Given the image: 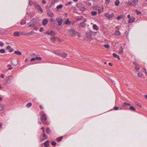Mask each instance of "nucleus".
<instances>
[{"instance_id": "obj_1", "label": "nucleus", "mask_w": 147, "mask_h": 147, "mask_svg": "<svg viewBox=\"0 0 147 147\" xmlns=\"http://www.w3.org/2000/svg\"><path fill=\"white\" fill-rule=\"evenodd\" d=\"M40 120L42 123L45 125H48L49 123L47 121V118L45 113L42 114L40 117Z\"/></svg>"}, {"instance_id": "obj_2", "label": "nucleus", "mask_w": 147, "mask_h": 147, "mask_svg": "<svg viewBox=\"0 0 147 147\" xmlns=\"http://www.w3.org/2000/svg\"><path fill=\"white\" fill-rule=\"evenodd\" d=\"M127 4L131 6H135L138 3L137 0H133L131 1L126 2Z\"/></svg>"}, {"instance_id": "obj_3", "label": "nucleus", "mask_w": 147, "mask_h": 147, "mask_svg": "<svg viewBox=\"0 0 147 147\" xmlns=\"http://www.w3.org/2000/svg\"><path fill=\"white\" fill-rule=\"evenodd\" d=\"M130 104L129 103L124 102L122 105V107L125 109H129Z\"/></svg>"}, {"instance_id": "obj_4", "label": "nucleus", "mask_w": 147, "mask_h": 147, "mask_svg": "<svg viewBox=\"0 0 147 147\" xmlns=\"http://www.w3.org/2000/svg\"><path fill=\"white\" fill-rule=\"evenodd\" d=\"M105 16L106 17L110 19L114 16V14L112 13L110 14L109 12H107L105 14Z\"/></svg>"}, {"instance_id": "obj_5", "label": "nucleus", "mask_w": 147, "mask_h": 147, "mask_svg": "<svg viewBox=\"0 0 147 147\" xmlns=\"http://www.w3.org/2000/svg\"><path fill=\"white\" fill-rule=\"evenodd\" d=\"M69 31L71 36H74L76 35L75 31L73 28H71Z\"/></svg>"}, {"instance_id": "obj_6", "label": "nucleus", "mask_w": 147, "mask_h": 147, "mask_svg": "<svg viewBox=\"0 0 147 147\" xmlns=\"http://www.w3.org/2000/svg\"><path fill=\"white\" fill-rule=\"evenodd\" d=\"M35 6L36 8L38 11L40 12L41 13H42L43 12L42 9L39 4L36 5Z\"/></svg>"}, {"instance_id": "obj_7", "label": "nucleus", "mask_w": 147, "mask_h": 147, "mask_svg": "<svg viewBox=\"0 0 147 147\" xmlns=\"http://www.w3.org/2000/svg\"><path fill=\"white\" fill-rule=\"evenodd\" d=\"M46 33L49 35L53 36L56 34L52 30H51L50 31H47L46 32Z\"/></svg>"}, {"instance_id": "obj_8", "label": "nucleus", "mask_w": 147, "mask_h": 147, "mask_svg": "<svg viewBox=\"0 0 147 147\" xmlns=\"http://www.w3.org/2000/svg\"><path fill=\"white\" fill-rule=\"evenodd\" d=\"M56 20L58 22V25L59 26H60L62 24L63 21L61 18H56Z\"/></svg>"}, {"instance_id": "obj_9", "label": "nucleus", "mask_w": 147, "mask_h": 147, "mask_svg": "<svg viewBox=\"0 0 147 147\" xmlns=\"http://www.w3.org/2000/svg\"><path fill=\"white\" fill-rule=\"evenodd\" d=\"M47 15L49 17H52L53 16V13L51 10H49L47 11Z\"/></svg>"}, {"instance_id": "obj_10", "label": "nucleus", "mask_w": 147, "mask_h": 147, "mask_svg": "<svg viewBox=\"0 0 147 147\" xmlns=\"http://www.w3.org/2000/svg\"><path fill=\"white\" fill-rule=\"evenodd\" d=\"M11 63L12 65H16L18 64V60L16 59H13L11 60Z\"/></svg>"}, {"instance_id": "obj_11", "label": "nucleus", "mask_w": 147, "mask_h": 147, "mask_svg": "<svg viewBox=\"0 0 147 147\" xmlns=\"http://www.w3.org/2000/svg\"><path fill=\"white\" fill-rule=\"evenodd\" d=\"M86 21V20H85L84 22L80 23L79 24V27H85L86 26V24L85 23Z\"/></svg>"}, {"instance_id": "obj_12", "label": "nucleus", "mask_w": 147, "mask_h": 147, "mask_svg": "<svg viewBox=\"0 0 147 147\" xmlns=\"http://www.w3.org/2000/svg\"><path fill=\"white\" fill-rule=\"evenodd\" d=\"M135 20V18H134L132 17L130 19H129L128 20V23H131L132 22H133Z\"/></svg>"}, {"instance_id": "obj_13", "label": "nucleus", "mask_w": 147, "mask_h": 147, "mask_svg": "<svg viewBox=\"0 0 147 147\" xmlns=\"http://www.w3.org/2000/svg\"><path fill=\"white\" fill-rule=\"evenodd\" d=\"M48 22V21L47 19H44L42 22V24L44 26H45Z\"/></svg>"}, {"instance_id": "obj_14", "label": "nucleus", "mask_w": 147, "mask_h": 147, "mask_svg": "<svg viewBox=\"0 0 147 147\" xmlns=\"http://www.w3.org/2000/svg\"><path fill=\"white\" fill-rule=\"evenodd\" d=\"M5 107V105L3 104H0V111L3 110Z\"/></svg>"}, {"instance_id": "obj_15", "label": "nucleus", "mask_w": 147, "mask_h": 147, "mask_svg": "<svg viewBox=\"0 0 147 147\" xmlns=\"http://www.w3.org/2000/svg\"><path fill=\"white\" fill-rule=\"evenodd\" d=\"M33 33H34V32L32 30L29 32L26 33L24 35L26 36H29L32 35Z\"/></svg>"}, {"instance_id": "obj_16", "label": "nucleus", "mask_w": 147, "mask_h": 147, "mask_svg": "<svg viewBox=\"0 0 147 147\" xmlns=\"http://www.w3.org/2000/svg\"><path fill=\"white\" fill-rule=\"evenodd\" d=\"M49 142L47 140L43 143L44 146L45 147H48L49 145Z\"/></svg>"}, {"instance_id": "obj_17", "label": "nucleus", "mask_w": 147, "mask_h": 147, "mask_svg": "<svg viewBox=\"0 0 147 147\" xmlns=\"http://www.w3.org/2000/svg\"><path fill=\"white\" fill-rule=\"evenodd\" d=\"M32 23L33 25L34 26V25L36 24V20L35 19H33L30 22Z\"/></svg>"}, {"instance_id": "obj_18", "label": "nucleus", "mask_w": 147, "mask_h": 147, "mask_svg": "<svg viewBox=\"0 0 147 147\" xmlns=\"http://www.w3.org/2000/svg\"><path fill=\"white\" fill-rule=\"evenodd\" d=\"M46 133L48 134H50L51 133V131L49 127H47L46 129Z\"/></svg>"}, {"instance_id": "obj_19", "label": "nucleus", "mask_w": 147, "mask_h": 147, "mask_svg": "<svg viewBox=\"0 0 147 147\" xmlns=\"http://www.w3.org/2000/svg\"><path fill=\"white\" fill-rule=\"evenodd\" d=\"M129 109L131 111H136L135 108L133 106H131L130 105L129 107Z\"/></svg>"}, {"instance_id": "obj_20", "label": "nucleus", "mask_w": 147, "mask_h": 147, "mask_svg": "<svg viewBox=\"0 0 147 147\" xmlns=\"http://www.w3.org/2000/svg\"><path fill=\"white\" fill-rule=\"evenodd\" d=\"M77 7L78 8H79V9L80 10V11H83L85 10V8L83 7V6L82 5L81 6H80V7H79L78 6H78H77Z\"/></svg>"}, {"instance_id": "obj_21", "label": "nucleus", "mask_w": 147, "mask_h": 147, "mask_svg": "<svg viewBox=\"0 0 147 147\" xmlns=\"http://www.w3.org/2000/svg\"><path fill=\"white\" fill-rule=\"evenodd\" d=\"M119 53L120 54H122L123 53V49L122 47H121L119 49Z\"/></svg>"}, {"instance_id": "obj_22", "label": "nucleus", "mask_w": 147, "mask_h": 147, "mask_svg": "<svg viewBox=\"0 0 147 147\" xmlns=\"http://www.w3.org/2000/svg\"><path fill=\"white\" fill-rule=\"evenodd\" d=\"M93 29L95 30H98L99 29L98 26L95 24L93 25Z\"/></svg>"}, {"instance_id": "obj_23", "label": "nucleus", "mask_w": 147, "mask_h": 147, "mask_svg": "<svg viewBox=\"0 0 147 147\" xmlns=\"http://www.w3.org/2000/svg\"><path fill=\"white\" fill-rule=\"evenodd\" d=\"M63 138V136H60L57 138V140L58 142H60L62 140Z\"/></svg>"}, {"instance_id": "obj_24", "label": "nucleus", "mask_w": 147, "mask_h": 147, "mask_svg": "<svg viewBox=\"0 0 147 147\" xmlns=\"http://www.w3.org/2000/svg\"><path fill=\"white\" fill-rule=\"evenodd\" d=\"M115 34L116 36H118L120 35L121 33L119 31H116L115 33Z\"/></svg>"}, {"instance_id": "obj_25", "label": "nucleus", "mask_w": 147, "mask_h": 147, "mask_svg": "<svg viewBox=\"0 0 147 147\" xmlns=\"http://www.w3.org/2000/svg\"><path fill=\"white\" fill-rule=\"evenodd\" d=\"M50 40L51 41L54 42L56 40V38L55 37H51L50 38Z\"/></svg>"}, {"instance_id": "obj_26", "label": "nucleus", "mask_w": 147, "mask_h": 147, "mask_svg": "<svg viewBox=\"0 0 147 147\" xmlns=\"http://www.w3.org/2000/svg\"><path fill=\"white\" fill-rule=\"evenodd\" d=\"M87 37L90 39H91L92 38L91 34L90 33H88L87 34Z\"/></svg>"}, {"instance_id": "obj_27", "label": "nucleus", "mask_w": 147, "mask_h": 147, "mask_svg": "<svg viewBox=\"0 0 147 147\" xmlns=\"http://www.w3.org/2000/svg\"><path fill=\"white\" fill-rule=\"evenodd\" d=\"M123 18V15H121L120 16H117V19L118 20H120L122 19Z\"/></svg>"}, {"instance_id": "obj_28", "label": "nucleus", "mask_w": 147, "mask_h": 147, "mask_svg": "<svg viewBox=\"0 0 147 147\" xmlns=\"http://www.w3.org/2000/svg\"><path fill=\"white\" fill-rule=\"evenodd\" d=\"M91 14L92 16H95L97 14V12L96 11H92L91 12Z\"/></svg>"}, {"instance_id": "obj_29", "label": "nucleus", "mask_w": 147, "mask_h": 147, "mask_svg": "<svg viewBox=\"0 0 147 147\" xmlns=\"http://www.w3.org/2000/svg\"><path fill=\"white\" fill-rule=\"evenodd\" d=\"M119 3L120 2L119 0H116L115 3V4L116 6H118L119 5Z\"/></svg>"}, {"instance_id": "obj_30", "label": "nucleus", "mask_w": 147, "mask_h": 147, "mask_svg": "<svg viewBox=\"0 0 147 147\" xmlns=\"http://www.w3.org/2000/svg\"><path fill=\"white\" fill-rule=\"evenodd\" d=\"M14 34L15 36H19L20 35V34L19 32L17 31L15 32H14Z\"/></svg>"}, {"instance_id": "obj_31", "label": "nucleus", "mask_w": 147, "mask_h": 147, "mask_svg": "<svg viewBox=\"0 0 147 147\" xmlns=\"http://www.w3.org/2000/svg\"><path fill=\"white\" fill-rule=\"evenodd\" d=\"M26 23V21L24 20H22L20 22V24L22 25Z\"/></svg>"}, {"instance_id": "obj_32", "label": "nucleus", "mask_w": 147, "mask_h": 147, "mask_svg": "<svg viewBox=\"0 0 147 147\" xmlns=\"http://www.w3.org/2000/svg\"><path fill=\"white\" fill-rule=\"evenodd\" d=\"M15 53L17 55H20L22 54V53L19 51H15Z\"/></svg>"}, {"instance_id": "obj_33", "label": "nucleus", "mask_w": 147, "mask_h": 147, "mask_svg": "<svg viewBox=\"0 0 147 147\" xmlns=\"http://www.w3.org/2000/svg\"><path fill=\"white\" fill-rule=\"evenodd\" d=\"M63 7V5L62 4H60L57 6V8L58 9H61Z\"/></svg>"}, {"instance_id": "obj_34", "label": "nucleus", "mask_w": 147, "mask_h": 147, "mask_svg": "<svg viewBox=\"0 0 147 147\" xmlns=\"http://www.w3.org/2000/svg\"><path fill=\"white\" fill-rule=\"evenodd\" d=\"M32 103L31 102H29L26 105V107L28 108H29L30 107H31L32 106Z\"/></svg>"}, {"instance_id": "obj_35", "label": "nucleus", "mask_w": 147, "mask_h": 147, "mask_svg": "<svg viewBox=\"0 0 147 147\" xmlns=\"http://www.w3.org/2000/svg\"><path fill=\"white\" fill-rule=\"evenodd\" d=\"M71 9H72L73 10V12H76L77 11V8L75 7H71Z\"/></svg>"}, {"instance_id": "obj_36", "label": "nucleus", "mask_w": 147, "mask_h": 147, "mask_svg": "<svg viewBox=\"0 0 147 147\" xmlns=\"http://www.w3.org/2000/svg\"><path fill=\"white\" fill-rule=\"evenodd\" d=\"M67 54L66 53H63L61 55V56L65 58H66V57H67Z\"/></svg>"}, {"instance_id": "obj_37", "label": "nucleus", "mask_w": 147, "mask_h": 147, "mask_svg": "<svg viewBox=\"0 0 147 147\" xmlns=\"http://www.w3.org/2000/svg\"><path fill=\"white\" fill-rule=\"evenodd\" d=\"M51 144L52 145L54 146H55L56 145V143L54 141L52 142Z\"/></svg>"}, {"instance_id": "obj_38", "label": "nucleus", "mask_w": 147, "mask_h": 147, "mask_svg": "<svg viewBox=\"0 0 147 147\" xmlns=\"http://www.w3.org/2000/svg\"><path fill=\"white\" fill-rule=\"evenodd\" d=\"M70 23V22L69 21L68 19H67L65 21V23L66 24H68Z\"/></svg>"}, {"instance_id": "obj_39", "label": "nucleus", "mask_w": 147, "mask_h": 147, "mask_svg": "<svg viewBox=\"0 0 147 147\" xmlns=\"http://www.w3.org/2000/svg\"><path fill=\"white\" fill-rule=\"evenodd\" d=\"M36 60L40 61L42 59V58L40 57H36L35 58Z\"/></svg>"}, {"instance_id": "obj_40", "label": "nucleus", "mask_w": 147, "mask_h": 147, "mask_svg": "<svg viewBox=\"0 0 147 147\" xmlns=\"http://www.w3.org/2000/svg\"><path fill=\"white\" fill-rule=\"evenodd\" d=\"M5 50L3 49H2L0 50V53H5Z\"/></svg>"}, {"instance_id": "obj_41", "label": "nucleus", "mask_w": 147, "mask_h": 147, "mask_svg": "<svg viewBox=\"0 0 147 147\" xmlns=\"http://www.w3.org/2000/svg\"><path fill=\"white\" fill-rule=\"evenodd\" d=\"M142 73L138 72V77H141L142 76Z\"/></svg>"}, {"instance_id": "obj_42", "label": "nucleus", "mask_w": 147, "mask_h": 147, "mask_svg": "<svg viewBox=\"0 0 147 147\" xmlns=\"http://www.w3.org/2000/svg\"><path fill=\"white\" fill-rule=\"evenodd\" d=\"M113 55L114 57H115L116 58H117V57H118V55H117L116 53H114L113 54Z\"/></svg>"}, {"instance_id": "obj_43", "label": "nucleus", "mask_w": 147, "mask_h": 147, "mask_svg": "<svg viewBox=\"0 0 147 147\" xmlns=\"http://www.w3.org/2000/svg\"><path fill=\"white\" fill-rule=\"evenodd\" d=\"M104 47H105V48H108L109 47V45L108 44L104 45Z\"/></svg>"}, {"instance_id": "obj_44", "label": "nucleus", "mask_w": 147, "mask_h": 147, "mask_svg": "<svg viewBox=\"0 0 147 147\" xmlns=\"http://www.w3.org/2000/svg\"><path fill=\"white\" fill-rule=\"evenodd\" d=\"M110 3V0H105V4H109Z\"/></svg>"}, {"instance_id": "obj_45", "label": "nucleus", "mask_w": 147, "mask_h": 147, "mask_svg": "<svg viewBox=\"0 0 147 147\" xmlns=\"http://www.w3.org/2000/svg\"><path fill=\"white\" fill-rule=\"evenodd\" d=\"M42 135L45 138L44 139L45 140L47 138V136L45 134H43Z\"/></svg>"}, {"instance_id": "obj_46", "label": "nucleus", "mask_w": 147, "mask_h": 147, "mask_svg": "<svg viewBox=\"0 0 147 147\" xmlns=\"http://www.w3.org/2000/svg\"><path fill=\"white\" fill-rule=\"evenodd\" d=\"M136 11L137 13V15L140 14L141 13V12L140 11H138L137 10H136Z\"/></svg>"}, {"instance_id": "obj_47", "label": "nucleus", "mask_w": 147, "mask_h": 147, "mask_svg": "<svg viewBox=\"0 0 147 147\" xmlns=\"http://www.w3.org/2000/svg\"><path fill=\"white\" fill-rule=\"evenodd\" d=\"M113 109L115 110H117L119 109H118V107H114L113 108Z\"/></svg>"}, {"instance_id": "obj_48", "label": "nucleus", "mask_w": 147, "mask_h": 147, "mask_svg": "<svg viewBox=\"0 0 147 147\" xmlns=\"http://www.w3.org/2000/svg\"><path fill=\"white\" fill-rule=\"evenodd\" d=\"M44 30V29L43 28L41 27L39 30V31L40 32H42Z\"/></svg>"}, {"instance_id": "obj_49", "label": "nucleus", "mask_w": 147, "mask_h": 147, "mask_svg": "<svg viewBox=\"0 0 147 147\" xmlns=\"http://www.w3.org/2000/svg\"><path fill=\"white\" fill-rule=\"evenodd\" d=\"M33 2L32 1H29V5H32Z\"/></svg>"}, {"instance_id": "obj_50", "label": "nucleus", "mask_w": 147, "mask_h": 147, "mask_svg": "<svg viewBox=\"0 0 147 147\" xmlns=\"http://www.w3.org/2000/svg\"><path fill=\"white\" fill-rule=\"evenodd\" d=\"M135 69L137 70V71H138L140 69V68L136 66L135 67Z\"/></svg>"}, {"instance_id": "obj_51", "label": "nucleus", "mask_w": 147, "mask_h": 147, "mask_svg": "<svg viewBox=\"0 0 147 147\" xmlns=\"http://www.w3.org/2000/svg\"><path fill=\"white\" fill-rule=\"evenodd\" d=\"M136 104L139 107L141 106V105L140 104V103H139L138 102H137L136 103Z\"/></svg>"}, {"instance_id": "obj_52", "label": "nucleus", "mask_w": 147, "mask_h": 147, "mask_svg": "<svg viewBox=\"0 0 147 147\" xmlns=\"http://www.w3.org/2000/svg\"><path fill=\"white\" fill-rule=\"evenodd\" d=\"M30 55L32 57H34L36 55L34 53H32V54H30Z\"/></svg>"}, {"instance_id": "obj_53", "label": "nucleus", "mask_w": 147, "mask_h": 147, "mask_svg": "<svg viewBox=\"0 0 147 147\" xmlns=\"http://www.w3.org/2000/svg\"><path fill=\"white\" fill-rule=\"evenodd\" d=\"M50 21L51 22H54L55 20L53 18H52L50 19Z\"/></svg>"}, {"instance_id": "obj_54", "label": "nucleus", "mask_w": 147, "mask_h": 147, "mask_svg": "<svg viewBox=\"0 0 147 147\" xmlns=\"http://www.w3.org/2000/svg\"><path fill=\"white\" fill-rule=\"evenodd\" d=\"M109 79L111 80V81L112 82H113V83H114V82H115V81L112 80L111 78H109Z\"/></svg>"}, {"instance_id": "obj_55", "label": "nucleus", "mask_w": 147, "mask_h": 147, "mask_svg": "<svg viewBox=\"0 0 147 147\" xmlns=\"http://www.w3.org/2000/svg\"><path fill=\"white\" fill-rule=\"evenodd\" d=\"M42 3L45 4H46V2L45 0H43L42 1Z\"/></svg>"}, {"instance_id": "obj_56", "label": "nucleus", "mask_w": 147, "mask_h": 147, "mask_svg": "<svg viewBox=\"0 0 147 147\" xmlns=\"http://www.w3.org/2000/svg\"><path fill=\"white\" fill-rule=\"evenodd\" d=\"M36 60L35 59V58H32L31 59H30V61H33L34 60Z\"/></svg>"}, {"instance_id": "obj_57", "label": "nucleus", "mask_w": 147, "mask_h": 147, "mask_svg": "<svg viewBox=\"0 0 147 147\" xmlns=\"http://www.w3.org/2000/svg\"><path fill=\"white\" fill-rule=\"evenodd\" d=\"M29 26L30 27H34V26L32 24V23L29 24Z\"/></svg>"}, {"instance_id": "obj_58", "label": "nucleus", "mask_w": 147, "mask_h": 147, "mask_svg": "<svg viewBox=\"0 0 147 147\" xmlns=\"http://www.w3.org/2000/svg\"><path fill=\"white\" fill-rule=\"evenodd\" d=\"M71 3V1L67 3L66 4V5H68L70 4Z\"/></svg>"}, {"instance_id": "obj_59", "label": "nucleus", "mask_w": 147, "mask_h": 147, "mask_svg": "<svg viewBox=\"0 0 147 147\" xmlns=\"http://www.w3.org/2000/svg\"><path fill=\"white\" fill-rule=\"evenodd\" d=\"M10 48V52H11L13 51V49H11Z\"/></svg>"}, {"instance_id": "obj_60", "label": "nucleus", "mask_w": 147, "mask_h": 147, "mask_svg": "<svg viewBox=\"0 0 147 147\" xmlns=\"http://www.w3.org/2000/svg\"><path fill=\"white\" fill-rule=\"evenodd\" d=\"M3 42H0V46H3Z\"/></svg>"}, {"instance_id": "obj_61", "label": "nucleus", "mask_w": 147, "mask_h": 147, "mask_svg": "<svg viewBox=\"0 0 147 147\" xmlns=\"http://www.w3.org/2000/svg\"><path fill=\"white\" fill-rule=\"evenodd\" d=\"M33 28L36 30H37L38 29V28H37L36 27L34 26V27H33Z\"/></svg>"}, {"instance_id": "obj_62", "label": "nucleus", "mask_w": 147, "mask_h": 147, "mask_svg": "<svg viewBox=\"0 0 147 147\" xmlns=\"http://www.w3.org/2000/svg\"><path fill=\"white\" fill-rule=\"evenodd\" d=\"M127 17L129 19H130L131 18V17L129 15H128V16H127Z\"/></svg>"}, {"instance_id": "obj_63", "label": "nucleus", "mask_w": 147, "mask_h": 147, "mask_svg": "<svg viewBox=\"0 0 147 147\" xmlns=\"http://www.w3.org/2000/svg\"><path fill=\"white\" fill-rule=\"evenodd\" d=\"M133 64L134 65H136V66H137V63L136 62H134L133 63Z\"/></svg>"}, {"instance_id": "obj_64", "label": "nucleus", "mask_w": 147, "mask_h": 147, "mask_svg": "<svg viewBox=\"0 0 147 147\" xmlns=\"http://www.w3.org/2000/svg\"><path fill=\"white\" fill-rule=\"evenodd\" d=\"M39 106H40V108L41 109H43V107H42V106L41 105H40Z\"/></svg>"}]
</instances>
